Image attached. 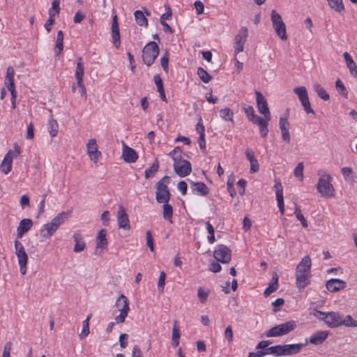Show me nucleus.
I'll return each mask as SVG.
<instances>
[{
	"label": "nucleus",
	"mask_w": 357,
	"mask_h": 357,
	"mask_svg": "<svg viewBox=\"0 0 357 357\" xmlns=\"http://www.w3.org/2000/svg\"><path fill=\"white\" fill-rule=\"evenodd\" d=\"M343 56L345 59L347 66L349 68L350 73L354 77H357V66L352 57L347 52L343 54Z\"/></svg>",
	"instance_id": "obj_27"
},
{
	"label": "nucleus",
	"mask_w": 357,
	"mask_h": 357,
	"mask_svg": "<svg viewBox=\"0 0 357 357\" xmlns=\"http://www.w3.org/2000/svg\"><path fill=\"white\" fill-rule=\"evenodd\" d=\"M174 169L180 177H185L192 172V166L189 161L183 160L174 164Z\"/></svg>",
	"instance_id": "obj_12"
},
{
	"label": "nucleus",
	"mask_w": 357,
	"mask_h": 357,
	"mask_svg": "<svg viewBox=\"0 0 357 357\" xmlns=\"http://www.w3.org/2000/svg\"><path fill=\"white\" fill-rule=\"evenodd\" d=\"M210 294L209 290H204L202 287L198 289L197 296L202 303H204Z\"/></svg>",
	"instance_id": "obj_47"
},
{
	"label": "nucleus",
	"mask_w": 357,
	"mask_h": 357,
	"mask_svg": "<svg viewBox=\"0 0 357 357\" xmlns=\"http://www.w3.org/2000/svg\"><path fill=\"white\" fill-rule=\"evenodd\" d=\"M319 176L318 183L317 184V190L321 197L330 198L335 197V188L331 183L332 176L328 174H321L319 171Z\"/></svg>",
	"instance_id": "obj_2"
},
{
	"label": "nucleus",
	"mask_w": 357,
	"mask_h": 357,
	"mask_svg": "<svg viewBox=\"0 0 357 357\" xmlns=\"http://www.w3.org/2000/svg\"><path fill=\"white\" fill-rule=\"evenodd\" d=\"M304 165L302 162H299L294 169V174L296 177H303Z\"/></svg>",
	"instance_id": "obj_55"
},
{
	"label": "nucleus",
	"mask_w": 357,
	"mask_h": 357,
	"mask_svg": "<svg viewBox=\"0 0 357 357\" xmlns=\"http://www.w3.org/2000/svg\"><path fill=\"white\" fill-rule=\"evenodd\" d=\"M159 47L154 41L148 43L142 50V59L147 66H151L159 54Z\"/></svg>",
	"instance_id": "obj_4"
},
{
	"label": "nucleus",
	"mask_w": 357,
	"mask_h": 357,
	"mask_svg": "<svg viewBox=\"0 0 357 357\" xmlns=\"http://www.w3.org/2000/svg\"><path fill=\"white\" fill-rule=\"evenodd\" d=\"M168 63H169V58L167 53H165L160 59V64L163 70L167 73L168 72Z\"/></svg>",
	"instance_id": "obj_57"
},
{
	"label": "nucleus",
	"mask_w": 357,
	"mask_h": 357,
	"mask_svg": "<svg viewBox=\"0 0 357 357\" xmlns=\"http://www.w3.org/2000/svg\"><path fill=\"white\" fill-rule=\"evenodd\" d=\"M213 257L223 264H228L231 259V251L225 245H218L213 252Z\"/></svg>",
	"instance_id": "obj_8"
},
{
	"label": "nucleus",
	"mask_w": 357,
	"mask_h": 357,
	"mask_svg": "<svg viewBox=\"0 0 357 357\" xmlns=\"http://www.w3.org/2000/svg\"><path fill=\"white\" fill-rule=\"evenodd\" d=\"M68 218V213L61 212L49 222L56 230Z\"/></svg>",
	"instance_id": "obj_26"
},
{
	"label": "nucleus",
	"mask_w": 357,
	"mask_h": 357,
	"mask_svg": "<svg viewBox=\"0 0 357 357\" xmlns=\"http://www.w3.org/2000/svg\"><path fill=\"white\" fill-rule=\"evenodd\" d=\"M194 188L193 191L199 192L202 196H206L208 194L209 190L206 185L203 182H192Z\"/></svg>",
	"instance_id": "obj_30"
},
{
	"label": "nucleus",
	"mask_w": 357,
	"mask_h": 357,
	"mask_svg": "<svg viewBox=\"0 0 357 357\" xmlns=\"http://www.w3.org/2000/svg\"><path fill=\"white\" fill-rule=\"evenodd\" d=\"M84 14L80 10H78L77 12H76L74 16L73 22L76 24L80 23L84 19Z\"/></svg>",
	"instance_id": "obj_64"
},
{
	"label": "nucleus",
	"mask_w": 357,
	"mask_h": 357,
	"mask_svg": "<svg viewBox=\"0 0 357 357\" xmlns=\"http://www.w3.org/2000/svg\"><path fill=\"white\" fill-rule=\"evenodd\" d=\"M60 1H52V7L49 10V17L52 18H54L56 15H59L60 8H59Z\"/></svg>",
	"instance_id": "obj_46"
},
{
	"label": "nucleus",
	"mask_w": 357,
	"mask_h": 357,
	"mask_svg": "<svg viewBox=\"0 0 357 357\" xmlns=\"http://www.w3.org/2000/svg\"><path fill=\"white\" fill-rule=\"evenodd\" d=\"M154 82L157 86L158 91H162L164 89L162 80L159 75H155L153 77Z\"/></svg>",
	"instance_id": "obj_60"
},
{
	"label": "nucleus",
	"mask_w": 357,
	"mask_h": 357,
	"mask_svg": "<svg viewBox=\"0 0 357 357\" xmlns=\"http://www.w3.org/2000/svg\"><path fill=\"white\" fill-rule=\"evenodd\" d=\"M296 327V321L291 320L272 327L266 332L265 335L268 337H280L294 331Z\"/></svg>",
	"instance_id": "obj_3"
},
{
	"label": "nucleus",
	"mask_w": 357,
	"mask_h": 357,
	"mask_svg": "<svg viewBox=\"0 0 357 357\" xmlns=\"http://www.w3.org/2000/svg\"><path fill=\"white\" fill-rule=\"evenodd\" d=\"M14 245L15 254L17 257V261L20 266V271L21 274L24 275L26 274V272L28 255L26 253L24 246L18 240L15 241Z\"/></svg>",
	"instance_id": "obj_7"
},
{
	"label": "nucleus",
	"mask_w": 357,
	"mask_h": 357,
	"mask_svg": "<svg viewBox=\"0 0 357 357\" xmlns=\"http://www.w3.org/2000/svg\"><path fill=\"white\" fill-rule=\"evenodd\" d=\"M220 117L226 121H234V112L229 108H224L220 110Z\"/></svg>",
	"instance_id": "obj_35"
},
{
	"label": "nucleus",
	"mask_w": 357,
	"mask_h": 357,
	"mask_svg": "<svg viewBox=\"0 0 357 357\" xmlns=\"http://www.w3.org/2000/svg\"><path fill=\"white\" fill-rule=\"evenodd\" d=\"M270 120H268L267 119H259V130H260V134H261V136L262 137H266L268 135V121Z\"/></svg>",
	"instance_id": "obj_39"
},
{
	"label": "nucleus",
	"mask_w": 357,
	"mask_h": 357,
	"mask_svg": "<svg viewBox=\"0 0 357 357\" xmlns=\"http://www.w3.org/2000/svg\"><path fill=\"white\" fill-rule=\"evenodd\" d=\"M87 153L91 160L95 163L101 157V152L98 149V145L95 139H91L89 140L86 144Z\"/></svg>",
	"instance_id": "obj_13"
},
{
	"label": "nucleus",
	"mask_w": 357,
	"mask_h": 357,
	"mask_svg": "<svg viewBox=\"0 0 357 357\" xmlns=\"http://www.w3.org/2000/svg\"><path fill=\"white\" fill-rule=\"evenodd\" d=\"M33 226V221L29 218L22 219L17 228V238H21Z\"/></svg>",
	"instance_id": "obj_20"
},
{
	"label": "nucleus",
	"mask_w": 357,
	"mask_h": 357,
	"mask_svg": "<svg viewBox=\"0 0 357 357\" xmlns=\"http://www.w3.org/2000/svg\"><path fill=\"white\" fill-rule=\"evenodd\" d=\"M122 157L126 162L131 163L137 161L138 155L133 149L125 145L123 149Z\"/></svg>",
	"instance_id": "obj_22"
},
{
	"label": "nucleus",
	"mask_w": 357,
	"mask_h": 357,
	"mask_svg": "<svg viewBox=\"0 0 357 357\" xmlns=\"http://www.w3.org/2000/svg\"><path fill=\"white\" fill-rule=\"evenodd\" d=\"M5 84L6 85L8 90L12 92H16L14 84V77H6Z\"/></svg>",
	"instance_id": "obj_53"
},
{
	"label": "nucleus",
	"mask_w": 357,
	"mask_h": 357,
	"mask_svg": "<svg viewBox=\"0 0 357 357\" xmlns=\"http://www.w3.org/2000/svg\"><path fill=\"white\" fill-rule=\"evenodd\" d=\"M159 169V162L158 160L156 159L155 162L152 164V165L146 169L144 172L145 178H149L151 176H152L153 174H155Z\"/></svg>",
	"instance_id": "obj_40"
},
{
	"label": "nucleus",
	"mask_w": 357,
	"mask_h": 357,
	"mask_svg": "<svg viewBox=\"0 0 357 357\" xmlns=\"http://www.w3.org/2000/svg\"><path fill=\"white\" fill-rule=\"evenodd\" d=\"M224 335L229 342H231L233 341V331L231 326H228L226 328Z\"/></svg>",
	"instance_id": "obj_59"
},
{
	"label": "nucleus",
	"mask_w": 357,
	"mask_h": 357,
	"mask_svg": "<svg viewBox=\"0 0 357 357\" xmlns=\"http://www.w3.org/2000/svg\"><path fill=\"white\" fill-rule=\"evenodd\" d=\"M250 173H255L259 171V165L258 160L255 158V160H252L250 161Z\"/></svg>",
	"instance_id": "obj_62"
},
{
	"label": "nucleus",
	"mask_w": 357,
	"mask_h": 357,
	"mask_svg": "<svg viewBox=\"0 0 357 357\" xmlns=\"http://www.w3.org/2000/svg\"><path fill=\"white\" fill-rule=\"evenodd\" d=\"M115 305L120 311V314L115 317V321L116 324L123 323L130 310L128 299L121 294L118 297Z\"/></svg>",
	"instance_id": "obj_6"
},
{
	"label": "nucleus",
	"mask_w": 357,
	"mask_h": 357,
	"mask_svg": "<svg viewBox=\"0 0 357 357\" xmlns=\"http://www.w3.org/2000/svg\"><path fill=\"white\" fill-rule=\"evenodd\" d=\"M91 315H88L86 319L83 321L82 330L79 334V338L83 339L89 334V319Z\"/></svg>",
	"instance_id": "obj_42"
},
{
	"label": "nucleus",
	"mask_w": 357,
	"mask_h": 357,
	"mask_svg": "<svg viewBox=\"0 0 357 357\" xmlns=\"http://www.w3.org/2000/svg\"><path fill=\"white\" fill-rule=\"evenodd\" d=\"M278 276L277 274H275V275H273L271 279V282L269 283L268 286L264 290V296H268L271 295L272 293H273L278 289Z\"/></svg>",
	"instance_id": "obj_28"
},
{
	"label": "nucleus",
	"mask_w": 357,
	"mask_h": 357,
	"mask_svg": "<svg viewBox=\"0 0 357 357\" xmlns=\"http://www.w3.org/2000/svg\"><path fill=\"white\" fill-rule=\"evenodd\" d=\"M156 187V195L155 199L158 203L168 202L171 194L166 184H155Z\"/></svg>",
	"instance_id": "obj_11"
},
{
	"label": "nucleus",
	"mask_w": 357,
	"mask_h": 357,
	"mask_svg": "<svg viewBox=\"0 0 357 357\" xmlns=\"http://www.w3.org/2000/svg\"><path fill=\"white\" fill-rule=\"evenodd\" d=\"M182 150L181 147L176 146L169 153V155L171 156L174 160V164L176 162H181L183 160L182 159Z\"/></svg>",
	"instance_id": "obj_38"
},
{
	"label": "nucleus",
	"mask_w": 357,
	"mask_h": 357,
	"mask_svg": "<svg viewBox=\"0 0 357 357\" xmlns=\"http://www.w3.org/2000/svg\"><path fill=\"white\" fill-rule=\"evenodd\" d=\"M328 335L329 333L327 331H317L307 339V343L310 342L314 345L321 344L327 339Z\"/></svg>",
	"instance_id": "obj_21"
},
{
	"label": "nucleus",
	"mask_w": 357,
	"mask_h": 357,
	"mask_svg": "<svg viewBox=\"0 0 357 357\" xmlns=\"http://www.w3.org/2000/svg\"><path fill=\"white\" fill-rule=\"evenodd\" d=\"M163 211H162V217L165 220H167L172 222V218L173 214V208L172 206L169 204L167 202H163Z\"/></svg>",
	"instance_id": "obj_33"
},
{
	"label": "nucleus",
	"mask_w": 357,
	"mask_h": 357,
	"mask_svg": "<svg viewBox=\"0 0 357 357\" xmlns=\"http://www.w3.org/2000/svg\"><path fill=\"white\" fill-rule=\"evenodd\" d=\"M107 231L105 229H102L98 233L96 237V254H97V250L98 248H107V240L106 238Z\"/></svg>",
	"instance_id": "obj_24"
},
{
	"label": "nucleus",
	"mask_w": 357,
	"mask_h": 357,
	"mask_svg": "<svg viewBox=\"0 0 357 357\" xmlns=\"http://www.w3.org/2000/svg\"><path fill=\"white\" fill-rule=\"evenodd\" d=\"M324 318L326 319L325 323L331 328H335L341 326V318L339 312H326Z\"/></svg>",
	"instance_id": "obj_17"
},
{
	"label": "nucleus",
	"mask_w": 357,
	"mask_h": 357,
	"mask_svg": "<svg viewBox=\"0 0 357 357\" xmlns=\"http://www.w3.org/2000/svg\"><path fill=\"white\" fill-rule=\"evenodd\" d=\"M77 91L82 97L86 98V91L83 81L77 82Z\"/></svg>",
	"instance_id": "obj_58"
},
{
	"label": "nucleus",
	"mask_w": 357,
	"mask_h": 357,
	"mask_svg": "<svg viewBox=\"0 0 357 357\" xmlns=\"http://www.w3.org/2000/svg\"><path fill=\"white\" fill-rule=\"evenodd\" d=\"M165 273L164 271H161L160 273V277H159V280H158V291L160 292H163L164 291V287H165Z\"/></svg>",
	"instance_id": "obj_52"
},
{
	"label": "nucleus",
	"mask_w": 357,
	"mask_h": 357,
	"mask_svg": "<svg viewBox=\"0 0 357 357\" xmlns=\"http://www.w3.org/2000/svg\"><path fill=\"white\" fill-rule=\"evenodd\" d=\"M279 126L282 132V138L284 141L287 143H290L291 137L289 132V123L287 120V117H280L279 120Z\"/></svg>",
	"instance_id": "obj_19"
},
{
	"label": "nucleus",
	"mask_w": 357,
	"mask_h": 357,
	"mask_svg": "<svg viewBox=\"0 0 357 357\" xmlns=\"http://www.w3.org/2000/svg\"><path fill=\"white\" fill-rule=\"evenodd\" d=\"M271 18L273 26L278 37L282 40H286L287 39L286 25L282 20L280 15L275 10H273L271 11Z\"/></svg>",
	"instance_id": "obj_5"
},
{
	"label": "nucleus",
	"mask_w": 357,
	"mask_h": 357,
	"mask_svg": "<svg viewBox=\"0 0 357 357\" xmlns=\"http://www.w3.org/2000/svg\"><path fill=\"white\" fill-rule=\"evenodd\" d=\"M13 149H14V151L9 150L8 151V153L6 154V155L4 156L5 162L7 160L8 161V170H9L10 167L12 166L13 158H17L20 154V152H21L20 147L19 146V145L17 143H15L13 144Z\"/></svg>",
	"instance_id": "obj_25"
},
{
	"label": "nucleus",
	"mask_w": 357,
	"mask_h": 357,
	"mask_svg": "<svg viewBox=\"0 0 357 357\" xmlns=\"http://www.w3.org/2000/svg\"><path fill=\"white\" fill-rule=\"evenodd\" d=\"M197 75L200 79L204 83H208L212 79V77L202 67L198 68Z\"/></svg>",
	"instance_id": "obj_41"
},
{
	"label": "nucleus",
	"mask_w": 357,
	"mask_h": 357,
	"mask_svg": "<svg viewBox=\"0 0 357 357\" xmlns=\"http://www.w3.org/2000/svg\"><path fill=\"white\" fill-rule=\"evenodd\" d=\"M341 325L347 327H356L357 321L354 320L351 315H347L345 319L341 318Z\"/></svg>",
	"instance_id": "obj_45"
},
{
	"label": "nucleus",
	"mask_w": 357,
	"mask_h": 357,
	"mask_svg": "<svg viewBox=\"0 0 357 357\" xmlns=\"http://www.w3.org/2000/svg\"><path fill=\"white\" fill-rule=\"evenodd\" d=\"M311 266V259L309 256L304 257L297 265L296 278L299 289H303L310 283Z\"/></svg>",
	"instance_id": "obj_1"
},
{
	"label": "nucleus",
	"mask_w": 357,
	"mask_h": 357,
	"mask_svg": "<svg viewBox=\"0 0 357 357\" xmlns=\"http://www.w3.org/2000/svg\"><path fill=\"white\" fill-rule=\"evenodd\" d=\"M117 222L119 229L127 230L130 228L128 214L123 206H120L119 207V211L117 212Z\"/></svg>",
	"instance_id": "obj_14"
},
{
	"label": "nucleus",
	"mask_w": 357,
	"mask_h": 357,
	"mask_svg": "<svg viewBox=\"0 0 357 357\" xmlns=\"http://www.w3.org/2000/svg\"><path fill=\"white\" fill-rule=\"evenodd\" d=\"M274 188L275 189L276 196H278V195H283L282 185V183H281L280 179L275 180V183L274 185Z\"/></svg>",
	"instance_id": "obj_61"
},
{
	"label": "nucleus",
	"mask_w": 357,
	"mask_h": 357,
	"mask_svg": "<svg viewBox=\"0 0 357 357\" xmlns=\"http://www.w3.org/2000/svg\"><path fill=\"white\" fill-rule=\"evenodd\" d=\"M56 231V230L50 223H47L40 229V234L45 238H50Z\"/></svg>",
	"instance_id": "obj_29"
},
{
	"label": "nucleus",
	"mask_w": 357,
	"mask_h": 357,
	"mask_svg": "<svg viewBox=\"0 0 357 357\" xmlns=\"http://www.w3.org/2000/svg\"><path fill=\"white\" fill-rule=\"evenodd\" d=\"M166 12L160 16V22H165L166 20L172 18V13L169 4H165Z\"/></svg>",
	"instance_id": "obj_48"
},
{
	"label": "nucleus",
	"mask_w": 357,
	"mask_h": 357,
	"mask_svg": "<svg viewBox=\"0 0 357 357\" xmlns=\"http://www.w3.org/2000/svg\"><path fill=\"white\" fill-rule=\"evenodd\" d=\"M301 102L302 106L303 107L304 110L305 111V112L307 114L311 113V114H315L314 111L311 107V105H310V102L309 100V97H307V98H305L304 100H301Z\"/></svg>",
	"instance_id": "obj_51"
},
{
	"label": "nucleus",
	"mask_w": 357,
	"mask_h": 357,
	"mask_svg": "<svg viewBox=\"0 0 357 357\" xmlns=\"http://www.w3.org/2000/svg\"><path fill=\"white\" fill-rule=\"evenodd\" d=\"M48 131L52 137H55L58 133L59 126L57 121L52 117L48 121Z\"/></svg>",
	"instance_id": "obj_36"
},
{
	"label": "nucleus",
	"mask_w": 357,
	"mask_h": 357,
	"mask_svg": "<svg viewBox=\"0 0 357 357\" xmlns=\"http://www.w3.org/2000/svg\"><path fill=\"white\" fill-rule=\"evenodd\" d=\"M267 349L268 354H273L277 356H283L282 354V345H275Z\"/></svg>",
	"instance_id": "obj_44"
},
{
	"label": "nucleus",
	"mask_w": 357,
	"mask_h": 357,
	"mask_svg": "<svg viewBox=\"0 0 357 357\" xmlns=\"http://www.w3.org/2000/svg\"><path fill=\"white\" fill-rule=\"evenodd\" d=\"M135 21L137 24L142 26L146 27L148 26V20L144 16V14L141 10H136L134 13Z\"/></svg>",
	"instance_id": "obj_34"
},
{
	"label": "nucleus",
	"mask_w": 357,
	"mask_h": 357,
	"mask_svg": "<svg viewBox=\"0 0 357 357\" xmlns=\"http://www.w3.org/2000/svg\"><path fill=\"white\" fill-rule=\"evenodd\" d=\"M73 238L75 243L73 251L75 252H80L83 251L86 248V243L84 241L81 232L79 231H77L74 233Z\"/></svg>",
	"instance_id": "obj_23"
},
{
	"label": "nucleus",
	"mask_w": 357,
	"mask_h": 357,
	"mask_svg": "<svg viewBox=\"0 0 357 357\" xmlns=\"http://www.w3.org/2000/svg\"><path fill=\"white\" fill-rule=\"evenodd\" d=\"M307 344V339H305V343L291 344L282 345L283 356H289L298 354L301 349Z\"/></svg>",
	"instance_id": "obj_15"
},
{
	"label": "nucleus",
	"mask_w": 357,
	"mask_h": 357,
	"mask_svg": "<svg viewBox=\"0 0 357 357\" xmlns=\"http://www.w3.org/2000/svg\"><path fill=\"white\" fill-rule=\"evenodd\" d=\"M55 49L57 56H59L63 50V33L61 30L59 31L57 33Z\"/></svg>",
	"instance_id": "obj_32"
},
{
	"label": "nucleus",
	"mask_w": 357,
	"mask_h": 357,
	"mask_svg": "<svg viewBox=\"0 0 357 357\" xmlns=\"http://www.w3.org/2000/svg\"><path fill=\"white\" fill-rule=\"evenodd\" d=\"M329 6L334 9L335 11L338 13H341L344 10V5L342 3L343 1H328Z\"/></svg>",
	"instance_id": "obj_50"
},
{
	"label": "nucleus",
	"mask_w": 357,
	"mask_h": 357,
	"mask_svg": "<svg viewBox=\"0 0 357 357\" xmlns=\"http://www.w3.org/2000/svg\"><path fill=\"white\" fill-rule=\"evenodd\" d=\"M326 287L329 291L336 292L346 287V282L340 279L332 278L327 281Z\"/></svg>",
	"instance_id": "obj_18"
},
{
	"label": "nucleus",
	"mask_w": 357,
	"mask_h": 357,
	"mask_svg": "<svg viewBox=\"0 0 357 357\" xmlns=\"http://www.w3.org/2000/svg\"><path fill=\"white\" fill-rule=\"evenodd\" d=\"M314 89L317 93L318 96L324 100H328L330 98L329 94L326 91V90L321 86L320 84H316L314 86Z\"/></svg>",
	"instance_id": "obj_37"
},
{
	"label": "nucleus",
	"mask_w": 357,
	"mask_h": 357,
	"mask_svg": "<svg viewBox=\"0 0 357 357\" xmlns=\"http://www.w3.org/2000/svg\"><path fill=\"white\" fill-rule=\"evenodd\" d=\"M84 70V66L82 58L79 57L77 59L76 70H75V77L77 79V81L79 82V83L81 81H83Z\"/></svg>",
	"instance_id": "obj_31"
},
{
	"label": "nucleus",
	"mask_w": 357,
	"mask_h": 357,
	"mask_svg": "<svg viewBox=\"0 0 357 357\" xmlns=\"http://www.w3.org/2000/svg\"><path fill=\"white\" fill-rule=\"evenodd\" d=\"M10 351L11 343L8 342L4 345L2 357H10Z\"/></svg>",
	"instance_id": "obj_63"
},
{
	"label": "nucleus",
	"mask_w": 357,
	"mask_h": 357,
	"mask_svg": "<svg viewBox=\"0 0 357 357\" xmlns=\"http://www.w3.org/2000/svg\"><path fill=\"white\" fill-rule=\"evenodd\" d=\"M277 202H278V206L279 208V211L281 213V215H284V197L283 195H278V196H276Z\"/></svg>",
	"instance_id": "obj_54"
},
{
	"label": "nucleus",
	"mask_w": 357,
	"mask_h": 357,
	"mask_svg": "<svg viewBox=\"0 0 357 357\" xmlns=\"http://www.w3.org/2000/svg\"><path fill=\"white\" fill-rule=\"evenodd\" d=\"M112 43L116 48H119L121 45L120 32L118 24V18L115 15L112 17Z\"/></svg>",
	"instance_id": "obj_16"
},
{
	"label": "nucleus",
	"mask_w": 357,
	"mask_h": 357,
	"mask_svg": "<svg viewBox=\"0 0 357 357\" xmlns=\"http://www.w3.org/2000/svg\"><path fill=\"white\" fill-rule=\"evenodd\" d=\"M146 245L149 248L151 251H153V239L151 231H147L146 233Z\"/></svg>",
	"instance_id": "obj_56"
},
{
	"label": "nucleus",
	"mask_w": 357,
	"mask_h": 357,
	"mask_svg": "<svg viewBox=\"0 0 357 357\" xmlns=\"http://www.w3.org/2000/svg\"><path fill=\"white\" fill-rule=\"evenodd\" d=\"M248 36V29L246 26L240 29L234 39V52L237 54L243 51L244 44Z\"/></svg>",
	"instance_id": "obj_9"
},
{
	"label": "nucleus",
	"mask_w": 357,
	"mask_h": 357,
	"mask_svg": "<svg viewBox=\"0 0 357 357\" xmlns=\"http://www.w3.org/2000/svg\"><path fill=\"white\" fill-rule=\"evenodd\" d=\"M294 92L298 96L300 101L308 97L307 91L305 86L296 87L294 89Z\"/></svg>",
	"instance_id": "obj_43"
},
{
	"label": "nucleus",
	"mask_w": 357,
	"mask_h": 357,
	"mask_svg": "<svg viewBox=\"0 0 357 357\" xmlns=\"http://www.w3.org/2000/svg\"><path fill=\"white\" fill-rule=\"evenodd\" d=\"M255 93L259 112L264 116L265 119L271 120V112L266 98L260 91H256Z\"/></svg>",
	"instance_id": "obj_10"
},
{
	"label": "nucleus",
	"mask_w": 357,
	"mask_h": 357,
	"mask_svg": "<svg viewBox=\"0 0 357 357\" xmlns=\"http://www.w3.org/2000/svg\"><path fill=\"white\" fill-rule=\"evenodd\" d=\"M335 87H336L337 90L338 91V92L340 93V94L342 95L344 97L347 96L348 91H347L346 87L344 86V84L340 79H337L336 80Z\"/></svg>",
	"instance_id": "obj_49"
}]
</instances>
